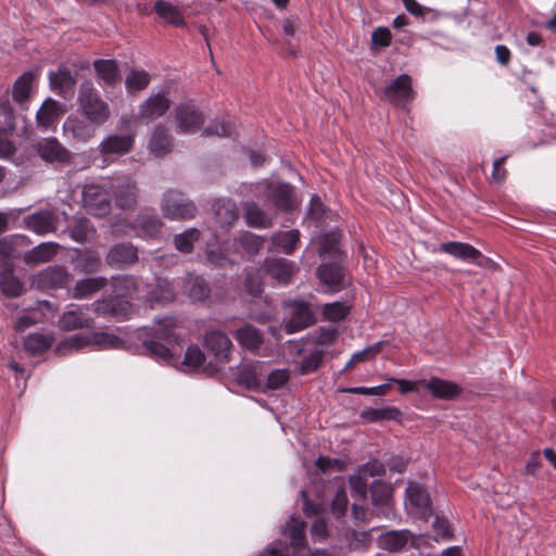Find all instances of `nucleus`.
I'll return each mask as SVG.
<instances>
[{
	"instance_id": "72a5a7b5",
	"label": "nucleus",
	"mask_w": 556,
	"mask_h": 556,
	"mask_svg": "<svg viewBox=\"0 0 556 556\" xmlns=\"http://www.w3.org/2000/svg\"><path fill=\"white\" fill-rule=\"evenodd\" d=\"M0 290L11 299L18 298L24 291L23 282L14 276L11 265H3L0 269Z\"/></svg>"
},
{
	"instance_id": "f257e3e1",
	"label": "nucleus",
	"mask_w": 556,
	"mask_h": 556,
	"mask_svg": "<svg viewBox=\"0 0 556 556\" xmlns=\"http://www.w3.org/2000/svg\"><path fill=\"white\" fill-rule=\"evenodd\" d=\"M155 320L157 327H142L134 331L132 337L141 343L131 348V351L135 354L148 356L160 364L175 366L178 363V357L175 356L170 345L178 343V336L172 327L173 318L165 317Z\"/></svg>"
},
{
	"instance_id": "6ab92c4d",
	"label": "nucleus",
	"mask_w": 556,
	"mask_h": 556,
	"mask_svg": "<svg viewBox=\"0 0 556 556\" xmlns=\"http://www.w3.org/2000/svg\"><path fill=\"white\" fill-rule=\"evenodd\" d=\"M170 99L164 90L152 92L140 105L138 110V117L150 123L159 117H162L170 108Z\"/></svg>"
},
{
	"instance_id": "c03bdc74",
	"label": "nucleus",
	"mask_w": 556,
	"mask_h": 556,
	"mask_svg": "<svg viewBox=\"0 0 556 556\" xmlns=\"http://www.w3.org/2000/svg\"><path fill=\"white\" fill-rule=\"evenodd\" d=\"M33 81L34 73L30 71L24 72L16 78L12 88V99L14 102L22 104L28 100Z\"/></svg>"
},
{
	"instance_id": "cd10ccee",
	"label": "nucleus",
	"mask_w": 556,
	"mask_h": 556,
	"mask_svg": "<svg viewBox=\"0 0 556 556\" xmlns=\"http://www.w3.org/2000/svg\"><path fill=\"white\" fill-rule=\"evenodd\" d=\"M97 79L100 85L113 87L119 79V66L114 59H98L92 63Z\"/></svg>"
},
{
	"instance_id": "de8ad7c7",
	"label": "nucleus",
	"mask_w": 556,
	"mask_h": 556,
	"mask_svg": "<svg viewBox=\"0 0 556 556\" xmlns=\"http://www.w3.org/2000/svg\"><path fill=\"white\" fill-rule=\"evenodd\" d=\"M151 81V75L144 70L132 68L125 78V87L128 93L144 90Z\"/></svg>"
},
{
	"instance_id": "9d476101",
	"label": "nucleus",
	"mask_w": 556,
	"mask_h": 556,
	"mask_svg": "<svg viewBox=\"0 0 556 556\" xmlns=\"http://www.w3.org/2000/svg\"><path fill=\"white\" fill-rule=\"evenodd\" d=\"M70 264L75 275L84 277L99 276L104 266L100 253L92 248H73Z\"/></svg>"
},
{
	"instance_id": "79ce46f5",
	"label": "nucleus",
	"mask_w": 556,
	"mask_h": 556,
	"mask_svg": "<svg viewBox=\"0 0 556 556\" xmlns=\"http://www.w3.org/2000/svg\"><path fill=\"white\" fill-rule=\"evenodd\" d=\"M408 542V532L407 531H388L382 533L378 538V546L382 549L389 552H397L402 549Z\"/></svg>"
},
{
	"instance_id": "37998d69",
	"label": "nucleus",
	"mask_w": 556,
	"mask_h": 556,
	"mask_svg": "<svg viewBox=\"0 0 556 556\" xmlns=\"http://www.w3.org/2000/svg\"><path fill=\"white\" fill-rule=\"evenodd\" d=\"M60 115V103L52 99L47 98L36 113V121L39 126H51Z\"/></svg>"
},
{
	"instance_id": "0e129e2a",
	"label": "nucleus",
	"mask_w": 556,
	"mask_h": 556,
	"mask_svg": "<svg viewBox=\"0 0 556 556\" xmlns=\"http://www.w3.org/2000/svg\"><path fill=\"white\" fill-rule=\"evenodd\" d=\"M392 34L388 27H378L371 34L374 47L386 48L391 45Z\"/></svg>"
},
{
	"instance_id": "7c9ffc66",
	"label": "nucleus",
	"mask_w": 556,
	"mask_h": 556,
	"mask_svg": "<svg viewBox=\"0 0 556 556\" xmlns=\"http://www.w3.org/2000/svg\"><path fill=\"white\" fill-rule=\"evenodd\" d=\"M184 292L192 302L204 303L208 300L211 288L202 276H189L184 282Z\"/></svg>"
},
{
	"instance_id": "680f3d73",
	"label": "nucleus",
	"mask_w": 556,
	"mask_h": 556,
	"mask_svg": "<svg viewBox=\"0 0 556 556\" xmlns=\"http://www.w3.org/2000/svg\"><path fill=\"white\" fill-rule=\"evenodd\" d=\"M244 218L247 224L251 227H264L266 224V214L255 204L247 206Z\"/></svg>"
},
{
	"instance_id": "4468645a",
	"label": "nucleus",
	"mask_w": 556,
	"mask_h": 556,
	"mask_svg": "<svg viewBox=\"0 0 556 556\" xmlns=\"http://www.w3.org/2000/svg\"><path fill=\"white\" fill-rule=\"evenodd\" d=\"M405 506L425 520L433 514L428 491L424 485L414 481H410L406 488Z\"/></svg>"
},
{
	"instance_id": "774afa93",
	"label": "nucleus",
	"mask_w": 556,
	"mask_h": 556,
	"mask_svg": "<svg viewBox=\"0 0 556 556\" xmlns=\"http://www.w3.org/2000/svg\"><path fill=\"white\" fill-rule=\"evenodd\" d=\"M8 134V131H0V159L2 160L10 159L16 152V146L14 141L5 137Z\"/></svg>"
},
{
	"instance_id": "f3484780",
	"label": "nucleus",
	"mask_w": 556,
	"mask_h": 556,
	"mask_svg": "<svg viewBox=\"0 0 556 556\" xmlns=\"http://www.w3.org/2000/svg\"><path fill=\"white\" fill-rule=\"evenodd\" d=\"M105 264L114 269H124L139 261L138 249L130 242L113 244L104 256Z\"/></svg>"
},
{
	"instance_id": "423d86ee",
	"label": "nucleus",
	"mask_w": 556,
	"mask_h": 556,
	"mask_svg": "<svg viewBox=\"0 0 556 556\" xmlns=\"http://www.w3.org/2000/svg\"><path fill=\"white\" fill-rule=\"evenodd\" d=\"M174 119L180 134H195L204 123V114L192 99H184L174 109Z\"/></svg>"
},
{
	"instance_id": "0eeeda50",
	"label": "nucleus",
	"mask_w": 556,
	"mask_h": 556,
	"mask_svg": "<svg viewBox=\"0 0 556 556\" xmlns=\"http://www.w3.org/2000/svg\"><path fill=\"white\" fill-rule=\"evenodd\" d=\"M316 276L325 288V292L328 293L339 292L350 285V278L345 273L341 258L321 263L316 270Z\"/></svg>"
},
{
	"instance_id": "052dcab7",
	"label": "nucleus",
	"mask_w": 556,
	"mask_h": 556,
	"mask_svg": "<svg viewBox=\"0 0 556 556\" xmlns=\"http://www.w3.org/2000/svg\"><path fill=\"white\" fill-rule=\"evenodd\" d=\"M300 243V232L296 229H291L280 232V252L291 254Z\"/></svg>"
},
{
	"instance_id": "4d7b16f0",
	"label": "nucleus",
	"mask_w": 556,
	"mask_h": 556,
	"mask_svg": "<svg viewBox=\"0 0 556 556\" xmlns=\"http://www.w3.org/2000/svg\"><path fill=\"white\" fill-rule=\"evenodd\" d=\"M232 131V126L224 121L213 119L202 130V136H217V137H229Z\"/></svg>"
},
{
	"instance_id": "e433bc0d",
	"label": "nucleus",
	"mask_w": 556,
	"mask_h": 556,
	"mask_svg": "<svg viewBox=\"0 0 556 556\" xmlns=\"http://www.w3.org/2000/svg\"><path fill=\"white\" fill-rule=\"evenodd\" d=\"M265 239L251 231H243L233 238L232 244L237 251H243L245 254L256 255L263 248Z\"/></svg>"
},
{
	"instance_id": "c756f323",
	"label": "nucleus",
	"mask_w": 556,
	"mask_h": 556,
	"mask_svg": "<svg viewBox=\"0 0 556 556\" xmlns=\"http://www.w3.org/2000/svg\"><path fill=\"white\" fill-rule=\"evenodd\" d=\"M163 222L157 215L139 214L134 220V230L139 238L151 239L159 236Z\"/></svg>"
},
{
	"instance_id": "6e6d98bb",
	"label": "nucleus",
	"mask_w": 556,
	"mask_h": 556,
	"mask_svg": "<svg viewBox=\"0 0 556 556\" xmlns=\"http://www.w3.org/2000/svg\"><path fill=\"white\" fill-rule=\"evenodd\" d=\"M205 354L195 344L187 348L184 356L182 364L190 369H199L204 365Z\"/></svg>"
},
{
	"instance_id": "4be33fe9",
	"label": "nucleus",
	"mask_w": 556,
	"mask_h": 556,
	"mask_svg": "<svg viewBox=\"0 0 556 556\" xmlns=\"http://www.w3.org/2000/svg\"><path fill=\"white\" fill-rule=\"evenodd\" d=\"M93 311L98 316L122 318L130 309V302L116 295H109L92 303Z\"/></svg>"
},
{
	"instance_id": "864d4df0",
	"label": "nucleus",
	"mask_w": 556,
	"mask_h": 556,
	"mask_svg": "<svg viewBox=\"0 0 556 556\" xmlns=\"http://www.w3.org/2000/svg\"><path fill=\"white\" fill-rule=\"evenodd\" d=\"M351 306L343 302L327 303L323 306V316L326 320L338 323L343 320L350 313Z\"/></svg>"
},
{
	"instance_id": "13d9d810",
	"label": "nucleus",
	"mask_w": 556,
	"mask_h": 556,
	"mask_svg": "<svg viewBox=\"0 0 556 556\" xmlns=\"http://www.w3.org/2000/svg\"><path fill=\"white\" fill-rule=\"evenodd\" d=\"M382 349V342H377L372 345L366 346L364 350L358 351L352 355L350 361L345 364L343 370L352 368L356 363H362L368 359L370 355L378 354Z\"/></svg>"
},
{
	"instance_id": "393cba45",
	"label": "nucleus",
	"mask_w": 556,
	"mask_h": 556,
	"mask_svg": "<svg viewBox=\"0 0 556 556\" xmlns=\"http://www.w3.org/2000/svg\"><path fill=\"white\" fill-rule=\"evenodd\" d=\"M134 135L130 134H113L106 136L99 144V152L108 157L115 154H126L134 146Z\"/></svg>"
},
{
	"instance_id": "473e14b6",
	"label": "nucleus",
	"mask_w": 556,
	"mask_h": 556,
	"mask_svg": "<svg viewBox=\"0 0 556 556\" xmlns=\"http://www.w3.org/2000/svg\"><path fill=\"white\" fill-rule=\"evenodd\" d=\"M439 249L441 252L465 262L478 260L481 256V252L478 249L466 242H443Z\"/></svg>"
},
{
	"instance_id": "4c0bfd02",
	"label": "nucleus",
	"mask_w": 556,
	"mask_h": 556,
	"mask_svg": "<svg viewBox=\"0 0 556 556\" xmlns=\"http://www.w3.org/2000/svg\"><path fill=\"white\" fill-rule=\"evenodd\" d=\"M233 337L239 345L251 351L260 349L263 343L261 331L251 325H245L236 329Z\"/></svg>"
},
{
	"instance_id": "a878e982",
	"label": "nucleus",
	"mask_w": 556,
	"mask_h": 556,
	"mask_svg": "<svg viewBox=\"0 0 556 556\" xmlns=\"http://www.w3.org/2000/svg\"><path fill=\"white\" fill-rule=\"evenodd\" d=\"M175 299L176 294L173 283L164 278H156L155 285L146 295V302L151 308L172 303Z\"/></svg>"
},
{
	"instance_id": "9b49d317",
	"label": "nucleus",
	"mask_w": 556,
	"mask_h": 556,
	"mask_svg": "<svg viewBox=\"0 0 556 556\" xmlns=\"http://www.w3.org/2000/svg\"><path fill=\"white\" fill-rule=\"evenodd\" d=\"M316 321L307 302L292 301L285 304V329L288 333L301 331Z\"/></svg>"
},
{
	"instance_id": "1a4fd4ad",
	"label": "nucleus",
	"mask_w": 556,
	"mask_h": 556,
	"mask_svg": "<svg viewBox=\"0 0 556 556\" xmlns=\"http://www.w3.org/2000/svg\"><path fill=\"white\" fill-rule=\"evenodd\" d=\"M85 210L97 217L105 216L111 211V199L106 188L101 184H85L81 191Z\"/></svg>"
},
{
	"instance_id": "2f4dec72",
	"label": "nucleus",
	"mask_w": 556,
	"mask_h": 556,
	"mask_svg": "<svg viewBox=\"0 0 556 556\" xmlns=\"http://www.w3.org/2000/svg\"><path fill=\"white\" fill-rule=\"evenodd\" d=\"M92 318L81 308H71L62 314L59 318L58 325L60 329L71 331L80 328H90L92 326Z\"/></svg>"
},
{
	"instance_id": "f03ea898",
	"label": "nucleus",
	"mask_w": 556,
	"mask_h": 556,
	"mask_svg": "<svg viewBox=\"0 0 556 556\" xmlns=\"http://www.w3.org/2000/svg\"><path fill=\"white\" fill-rule=\"evenodd\" d=\"M232 376L236 383L247 390H278V368L269 369L265 362H241Z\"/></svg>"
},
{
	"instance_id": "aec40b11",
	"label": "nucleus",
	"mask_w": 556,
	"mask_h": 556,
	"mask_svg": "<svg viewBox=\"0 0 556 556\" xmlns=\"http://www.w3.org/2000/svg\"><path fill=\"white\" fill-rule=\"evenodd\" d=\"M51 89L64 99L73 97L77 84L76 75L64 63L60 64L56 71L48 74Z\"/></svg>"
},
{
	"instance_id": "69168bd1",
	"label": "nucleus",
	"mask_w": 556,
	"mask_h": 556,
	"mask_svg": "<svg viewBox=\"0 0 556 556\" xmlns=\"http://www.w3.org/2000/svg\"><path fill=\"white\" fill-rule=\"evenodd\" d=\"M205 260L215 267H224L228 261L220 247L207 248L205 250Z\"/></svg>"
},
{
	"instance_id": "bb28decb",
	"label": "nucleus",
	"mask_w": 556,
	"mask_h": 556,
	"mask_svg": "<svg viewBox=\"0 0 556 556\" xmlns=\"http://www.w3.org/2000/svg\"><path fill=\"white\" fill-rule=\"evenodd\" d=\"M422 388L428 390L434 399L450 401L462 393V388L455 382L444 380L438 377H431L429 380H420Z\"/></svg>"
},
{
	"instance_id": "58836bf2",
	"label": "nucleus",
	"mask_w": 556,
	"mask_h": 556,
	"mask_svg": "<svg viewBox=\"0 0 556 556\" xmlns=\"http://www.w3.org/2000/svg\"><path fill=\"white\" fill-rule=\"evenodd\" d=\"M66 231L68 232L72 240H74L77 243L84 244L89 240L90 236L96 230L87 217L80 216L75 217L67 225Z\"/></svg>"
},
{
	"instance_id": "5fc2aeb1",
	"label": "nucleus",
	"mask_w": 556,
	"mask_h": 556,
	"mask_svg": "<svg viewBox=\"0 0 556 556\" xmlns=\"http://www.w3.org/2000/svg\"><path fill=\"white\" fill-rule=\"evenodd\" d=\"M16 128L14 109L10 101H0V131L13 132Z\"/></svg>"
},
{
	"instance_id": "ddd939ff",
	"label": "nucleus",
	"mask_w": 556,
	"mask_h": 556,
	"mask_svg": "<svg viewBox=\"0 0 556 556\" xmlns=\"http://www.w3.org/2000/svg\"><path fill=\"white\" fill-rule=\"evenodd\" d=\"M73 281L72 274L64 266H48L39 271L33 280L37 289L42 291H51L65 289Z\"/></svg>"
},
{
	"instance_id": "49530a36",
	"label": "nucleus",
	"mask_w": 556,
	"mask_h": 556,
	"mask_svg": "<svg viewBox=\"0 0 556 556\" xmlns=\"http://www.w3.org/2000/svg\"><path fill=\"white\" fill-rule=\"evenodd\" d=\"M24 348L33 355L47 351L53 343V337L43 333H29L24 339Z\"/></svg>"
},
{
	"instance_id": "dca6fc26",
	"label": "nucleus",
	"mask_w": 556,
	"mask_h": 556,
	"mask_svg": "<svg viewBox=\"0 0 556 556\" xmlns=\"http://www.w3.org/2000/svg\"><path fill=\"white\" fill-rule=\"evenodd\" d=\"M387 101L394 105L404 106L415 98L412 78L407 74H401L391 80L382 90Z\"/></svg>"
},
{
	"instance_id": "39448f33",
	"label": "nucleus",
	"mask_w": 556,
	"mask_h": 556,
	"mask_svg": "<svg viewBox=\"0 0 556 556\" xmlns=\"http://www.w3.org/2000/svg\"><path fill=\"white\" fill-rule=\"evenodd\" d=\"M161 211L165 218L170 220L191 219L197 214L194 202L174 189L167 190L161 201Z\"/></svg>"
},
{
	"instance_id": "20e7f679",
	"label": "nucleus",
	"mask_w": 556,
	"mask_h": 556,
	"mask_svg": "<svg viewBox=\"0 0 556 556\" xmlns=\"http://www.w3.org/2000/svg\"><path fill=\"white\" fill-rule=\"evenodd\" d=\"M92 345L98 350H131L126 341L117 334L104 331H94L88 336L76 333L60 342L59 348L80 349Z\"/></svg>"
},
{
	"instance_id": "f8f14e48",
	"label": "nucleus",
	"mask_w": 556,
	"mask_h": 556,
	"mask_svg": "<svg viewBox=\"0 0 556 556\" xmlns=\"http://www.w3.org/2000/svg\"><path fill=\"white\" fill-rule=\"evenodd\" d=\"M294 179L302 178L289 162H280V211L293 212L300 207L301 199L291 186Z\"/></svg>"
},
{
	"instance_id": "a19ab883",
	"label": "nucleus",
	"mask_w": 556,
	"mask_h": 556,
	"mask_svg": "<svg viewBox=\"0 0 556 556\" xmlns=\"http://www.w3.org/2000/svg\"><path fill=\"white\" fill-rule=\"evenodd\" d=\"M154 11L162 20L170 25L176 27L186 26V21L179 9L166 0H156Z\"/></svg>"
},
{
	"instance_id": "e2e57ef3",
	"label": "nucleus",
	"mask_w": 556,
	"mask_h": 556,
	"mask_svg": "<svg viewBox=\"0 0 556 556\" xmlns=\"http://www.w3.org/2000/svg\"><path fill=\"white\" fill-rule=\"evenodd\" d=\"M299 20L298 18H288L283 22V31L286 35L290 36L292 39L287 42L288 48L287 51L291 55H295L299 49L298 41L293 38L295 30L299 28Z\"/></svg>"
},
{
	"instance_id": "c85d7f7f",
	"label": "nucleus",
	"mask_w": 556,
	"mask_h": 556,
	"mask_svg": "<svg viewBox=\"0 0 556 556\" xmlns=\"http://www.w3.org/2000/svg\"><path fill=\"white\" fill-rule=\"evenodd\" d=\"M108 286V279L104 276H89L78 279L71 289L73 299L81 300L92 296Z\"/></svg>"
},
{
	"instance_id": "7ed1b4c3",
	"label": "nucleus",
	"mask_w": 556,
	"mask_h": 556,
	"mask_svg": "<svg viewBox=\"0 0 556 556\" xmlns=\"http://www.w3.org/2000/svg\"><path fill=\"white\" fill-rule=\"evenodd\" d=\"M77 102V112L99 127L103 126L111 117V108L109 103L101 98L99 91L90 80L81 83Z\"/></svg>"
},
{
	"instance_id": "2eb2a0df",
	"label": "nucleus",
	"mask_w": 556,
	"mask_h": 556,
	"mask_svg": "<svg viewBox=\"0 0 556 556\" xmlns=\"http://www.w3.org/2000/svg\"><path fill=\"white\" fill-rule=\"evenodd\" d=\"M262 271L278 280V258L268 257L265 260L264 267H250L244 270V289L253 298H260L263 293Z\"/></svg>"
},
{
	"instance_id": "8fccbe9b",
	"label": "nucleus",
	"mask_w": 556,
	"mask_h": 556,
	"mask_svg": "<svg viewBox=\"0 0 556 556\" xmlns=\"http://www.w3.org/2000/svg\"><path fill=\"white\" fill-rule=\"evenodd\" d=\"M56 249L52 242L39 243L25 254L27 264H41L49 262L55 254Z\"/></svg>"
},
{
	"instance_id": "412c9836",
	"label": "nucleus",
	"mask_w": 556,
	"mask_h": 556,
	"mask_svg": "<svg viewBox=\"0 0 556 556\" xmlns=\"http://www.w3.org/2000/svg\"><path fill=\"white\" fill-rule=\"evenodd\" d=\"M99 128L98 125L81 115H70L63 123L64 135L77 142H87Z\"/></svg>"
},
{
	"instance_id": "6e6552de",
	"label": "nucleus",
	"mask_w": 556,
	"mask_h": 556,
	"mask_svg": "<svg viewBox=\"0 0 556 556\" xmlns=\"http://www.w3.org/2000/svg\"><path fill=\"white\" fill-rule=\"evenodd\" d=\"M206 353L212 357L210 364L216 369L230 361L232 342L228 336L220 330H207L203 341Z\"/></svg>"
},
{
	"instance_id": "3c124183",
	"label": "nucleus",
	"mask_w": 556,
	"mask_h": 556,
	"mask_svg": "<svg viewBox=\"0 0 556 556\" xmlns=\"http://www.w3.org/2000/svg\"><path fill=\"white\" fill-rule=\"evenodd\" d=\"M340 237L339 232L324 235L319 241V256L323 258H326L327 256L341 258Z\"/></svg>"
},
{
	"instance_id": "f704fd0d",
	"label": "nucleus",
	"mask_w": 556,
	"mask_h": 556,
	"mask_svg": "<svg viewBox=\"0 0 556 556\" xmlns=\"http://www.w3.org/2000/svg\"><path fill=\"white\" fill-rule=\"evenodd\" d=\"M26 227L37 235H46L54 231V216L50 211H39L29 215Z\"/></svg>"
},
{
	"instance_id": "c9c22d12",
	"label": "nucleus",
	"mask_w": 556,
	"mask_h": 556,
	"mask_svg": "<svg viewBox=\"0 0 556 556\" xmlns=\"http://www.w3.org/2000/svg\"><path fill=\"white\" fill-rule=\"evenodd\" d=\"M111 287L116 296L129 301L138 291V281L132 275H116L111 277Z\"/></svg>"
},
{
	"instance_id": "603ef678",
	"label": "nucleus",
	"mask_w": 556,
	"mask_h": 556,
	"mask_svg": "<svg viewBox=\"0 0 556 556\" xmlns=\"http://www.w3.org/2000/svg\"><path fill=\"white\" fill-rule=\"evenodd\" d=\"M200 238V230L191 227L185 229L182 232L175 235L174 245L177 251L188 254L193 250V244Z\"/></svg>"
},
{
	"instance_id": "5701e85b",
	"label": "nucleus",
	"mask_w": 556,
	"mask_h": 556,
	"mask_svg": "<svg viewBox=\"0 0 556 556\" xmlns=\"http://www.w3.org/2000/svg\"><path fill=\"white\" fill-rule=\"evenodd\" d=\"M111 189L116 205L122 210L131 208L137 202V187L130 177L115 179L111 184Z\"/></svg>"
},
{
	"instance_id": "a18cd8bd",
	"label": "nucleus",
	"mask_w": 556,
	"mask_h": 556,
	"mask_svg": "<svg viewBox=\"0 0 556 556\" xmlns=\"http://www.w3.org/2000/svg\"><path fill=\"white\" fill-rule=\"evenodd\" d=\"M149 148L155 156H162L170 151L172 138L163 126H157L152 132Z\"/></svg>"
},
{
	"instance_id": "a211bd4d",
	"label": "nucleus",
	"mask_w": 556,
	"mask_h": 556,
	"mask_svg": "<svg viewBox=\"0 0 556 556\" xmlns=\"http://www.w3.org/2000/svg\"><path fill=\"white\" fill-rule=\"evenodd\" d=\"M34 148L46 163L65 165L71 161V152L55 137L42 138Z\"/></svg>"
},
{
	"instance_id": "bf43d9fd",
	"label": "nucleus",
	"mask_w": 556,
	"mask_h": 556,
	"mask_svg": "<svg viewBox=\"0 0 556 556\" xmlns=\"http://www.w3.org/2000/svg\"><path fill=\"white\" fill-rule=\"evenodd\" d=\"M390 389V383H383L376 387H353L340 389V392L351 393V394H362V395H375V396H383L388 393Z\"/></svg>"
},
{
	"instance_id": "09e8293b",
	"label": "nucleus",
	"mask_w": 556,
	"mask_h": 556,
	"mask_svg": "<svg viewBox=\"0 0 556 556\" xmlns=\"http://www.w3.org/2000/svg\"><path fill=\"white\" fill-rule=\"evenodd\" d=\"M402 413L394 406L383 408H367L362 410L361 417L369 422H378L381 420H399Z\"/></svg>"
},
{
	"instance_id": "ea45409f",
	"label": "nucleus",
	"mask_w": 556,
	"mask_h": 556,
	"mask_svg": "<svg viewBox=\"0 0 556 556\" xmlns=\"http://www.w3.org/2000/svg\"><path fill=\"white\" fill-rule=\"evenodd\" d=\"M305 522L300 518H292L286 529L292 551L303 553L306 548Z\"/></svg>"
},
{
	"instance_id": "338daca9",
	"label": "nucleus",
	"mask_w": 556,
	"mask_h": 556,
	"mask_svg": "<svg viewBox=\"0 0 556 556\" xmlns=\"http://www.w3.org/2000/svg\"><path fill=\"white\" fill-rule=\"evenodd\" d=\"M323 359V352L316 351L305 356L301 363V372L307 374L316 370Z\"/></svg>"
},
{
	"instance_id": "b1692460",
	"label": "nucleus",
	"mask_w": 556,
	"mask_h": 556,
	"mask_svg": "<svg viewBox=\"0 0 556 556\" xmlns=\"http://www.w3.org/2000/svg\"><path fill=\"white\" fill-rule=\"evenodd\" d=\"M212 211L215 224L223 229H229L239 218L236 202L228 198L214 200Z\"/></svg>"
}]
</instances>
